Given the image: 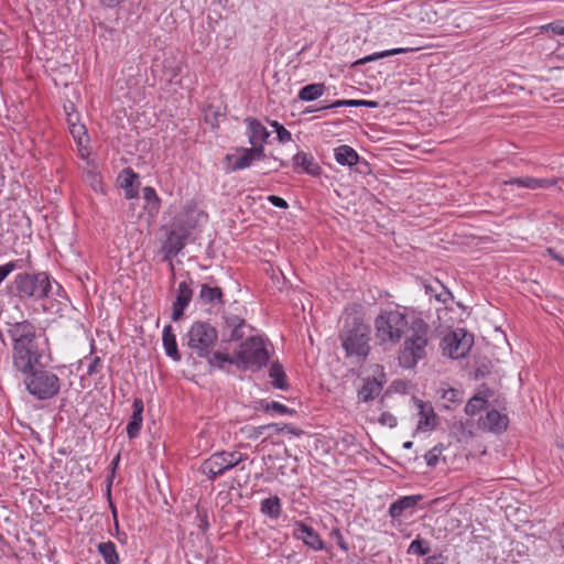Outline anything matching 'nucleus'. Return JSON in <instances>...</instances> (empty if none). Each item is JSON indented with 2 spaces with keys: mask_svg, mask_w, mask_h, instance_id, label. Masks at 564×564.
I'll return each instance as SVG.
<instances>
[{
  "mask_svg": "<svg viewBox=\"0 0 564 564\" xmlns=\"http://www.w3.org/2000/svg\"><path fill=\"white\" fill-rule=\"evenodd\" d=\"M7 326L12 343V366L23 379L26 391L40 401L56 397L61 390V379L41 365L48 346L45 333L28 319L7 323Z\"/></svg>",
  "mask_w": 564,
  "mask_h": 564,
  "instance_id": "f257e3e1",
  "label": "nucleus"
},
{
  "mask_svg": "<svg viewBox=\"0 0 564 564\" xmlns=\"http://www.w3.org/2000/svg\"><path fill=\"white\" fill-rule=\"evenodd\" d=\"M433 330L422 317H413L398 350V362L403 369H414L429 355Z\"/></svg>",
  "mask_w": 564,
  "mask_h": 564,
  "instance_id": "f03ea898",
  "label": "nucleus"
},
{
  "mask_svg": "<svg viewBox=\"0 0 564 564\" xmlns=\"http://www.w3.org/2000/svg\"><path fill=\"white\" fill-rule=\"evenodd\" d=\"M53 280L47 272H21L7 286L8 293L20 300L41 301L50 296Z\"/></svg>",
  "mask_w": 564,
  "mask_h": 564,
  "instance_id": "7ed1b4c3",
  "label": "nucleus"
},
{
  "mask_svg": "<svg viewBox=\"0 0 564 564\" xmlns=\"http://www.w3.org/2000/svg\"><path fill=\"white\" fill-rule=\"evenodd\" d=\"M347 357L365 359L370 351V326L359 315L348 316L339 334Z\"/></svg>",
  "mask_w": 564,
  "mask_h": 564,
  "instance_id": "20e7f679",
  "label": "nucleus"
},
{
  "mask_svg": "<svg viewBox=\"0 0 564 564\" xmlns=\"http://www.w3.org/2000/svg\"><path fill=\"white\" fill-rule=\"evenodd\" d=\"M410 322L404 311L381 310L373 321L376 338L380 344L398 345L410 328Z\"/></svg>",
  "mask_w": 564,
  "mask_h": 564,
  "instance_id": "39448f33",
  "label": "nucleus"
},
{
  "mask_svg": "<svg viewBox=\"0 0 564 564\" xmlns=\"http://www.w3.org/2000/svg\"><path fill=\"white\" fill-rule=\"evenodd\" d=\"M270 360L264 341L260 336H250L241 343L236 352V367L239 370L258 371L265 367Z\"/></svg>",
  "mask_w": 564,
  "mask_h": 564,
  "instance_id": "423d86ee",
  "label": "nucleus"
},
{
  "mask_svg": "<svg viewBox=\"0 0 564 564\" xmlns=\"http://www.w3.org/2000/svg\"><path fill=\"white\" fill-rule=\"evenodd\" d=\"M186 338V345L193 354L198 358H207L218 340V332L209 323L197 321L189 327Z\"/></svg>",
  "mask_w": 564,
  "mask_h": 564,
  "instance_id": "0eeeda50",
  "label": "nucleus"
},
{
  "mask_svg": "<svg viewBox=\"0 0 564 564\" xmlns=\"http://www.w3.org/2000/svg\"><path fill=\"white\" fill-rule=\"evenodd\" d=\"M245 459L246 456L240 452H217L203 462L200 471L206 475L208 479L214 480Z\"/></svg>",
  "mask_w": 564,
  "mask_h": 564,
  "instance_id": "6e6552de",
  "label": "nucleus"
},
{
  "mask_svg": "<svg viewBox=\"0 0 564 564\" xmlns=\"http://www.w3.org/2000/svg\"><path fill=\"white\" fill-rule=\"evenodd\" d=\"M474 344V337L464 328H457L443 338V354L453 359L464 358Z\"/></svg>",
  "mask_w": 564,
  "mask_h": 564,
  "instance_id": "1a4fd4ad",
  "label": "nucleus"
},
{
  "mask_svg": "<svg viewBox=\"0 0 564 564\" xmlns=\"http://www.w3.org/2000/svg\"><path fill=\"white\" fill-rule=\"evenodd\" d=\"M191 236V228L184 221H175L171 226L166 240L163 243L162 250L165 260H172L185 247L186 240Z\"/></svg>",
  "mask_w": 564,
  "mask_h": 564,
  "instance_id": "9d476101",
  "label": "nucleus"
},
{
  "mask_svg": "<svg viewBox=\"0 0 564 564\" xmlns=\"http://www.w3.org/2000/svg\"><path fill=\"white\" fill-rule=\"evenodd\" d=\"M335 160L340 165H358L357 171L359 173H367L369 171V164L366 160H360L358 153L349 145H339L335 149Z\"/></svg>",
  "mask_w": 564,
  "mask_h": 564,
  "instance_id": "9b49d317",
  "label": "nucleus"
},
{
  "mask_svg": "<svg viewBox=\"0 0 564 564\" xmlns=\"http://www.w3.org/2000/svg\"><path fill=\"white\" fill-rule=\"evenodd\" d=\"M423 496L422 495H411V496H403L393 501L388 510V514L392 519H400L403 516H411L419 505L420 501H422Z\"/></svg>",
  "mask_w": 564,
  "mask_h": 564,
  "instance_id": "f8f14e48",
  "label": "nucleus"
},
{
  "mask_svg": "<svg viewBox=\"0 0 564 564\" xmlns=\"http://www.w3.org/2000/svg\"><path fill=\"white\" fill-rule=\"evenodd\" d=\"M225 324L227 326H234V329L226 333V330L221 334L223 343H231L241 340L246 335V329L251 327L247 324L246 319L234 314H225L224 315Z\"/></svg>",
  "mask_w": 564,
  "mask_h": 564,
  "instance_id": "ddd939ff",
  "label": "nucleus"
},
{
  "mask_svg": "<svg viewBox=\"0 0 564 564\" xmlns=\"http://www.w3.org/2000/svg\"><path fill=\"white\" fill-rule=\"evenodd\" d=\"M193 297L191 284L183 281L178 284L176 299L173 302L172 321L177 322L184 315V310L188 306Z\"/></svg>",
  "mask_w": 564,
  "mask_h": 564,
  "instance_id": "4468645a",
  "label": "nucleus"
},
{
  "mask_svg": "<svg viewBox=\"0 0 564 564\" xmlns=\"http://www.w3.org/2000/svg\"><path fill=\"white\" fill-rule=\"evenodd\" d=\"M296 531L294 535L297 539H301L305 545L311 547L314 551H321L325 549L324 542L322 541L319 534L310 525L303 523L302 521L296 522Z\"/></svg>",
  "mask_w": 564,
  "mask_h": 564,
  "instance_id": "2eb2a0df",
  "label": "nucleus"
},
{
  "mask_svg": "<svg viewBox=\"0 0 564 564\" xmlns=\"http://www.w3.org/2000/svg\"><path fill=\"white\" fill-rule=\"evenodd\" d=\"M414 402L419 409L420 420L417 423V430H433L437 424V414L430 402H424L419 399H414Z\"/></svg>",
  "mask_w": 564,
  "mask_h": 564,
  "instance_id": "dca6fc26",
  "label": "nucleus"
},
{
  "mask_svg": "<svg viewBox=\"0 0 564 564\" xmlns=\"http://www.w3.org/2000/svg\"><path fill=\"white\" fill-rule=\"evenodd\" d=\"M144 404L142 399L135 398L132 403V414L127 425V435L130 440L135 438L141 431L143 422Z\"/></svg>",
  "mask_w": 564,
  "mask_h": 564,
  "instance_id": "f3484780",
  "label": "nucleus"
},
{
  "mask_svg": "<svg viewBox=\"0 0 564 564\" xmlns=\"http://www.w3.org/2000/svg\"><path fill=\"white\" fill-rule=\"evenodd\" d=\"M247 126V134L251 145L265 143L270 137L268 129L256 118L248 117L245 119Z\"/></svg>",
  "mask_w": 564,
  "mask_h": 564,
  "instance_id": "a211bd4d",
  "label": "nucleus"
},
{
  "mask_svg": "<svg viewBox=\"0 0 564 564\" xmlns=\"http://www.w3.org/2000/svg\"><path fill=\"white\" fill-rule=\"evenodd\" d=\"M293 167L295 171L302 169V171L311 176H319L322 174V167L314 160L313 155L306 152H297L293 156Z\"/></svg>",
  "mask_w": 564,
  "mask_h": 564,
  "instance_id": "6ab92c4d",
  "label": "nucleus"
},
{
  "mask_svg": "<svg viewBox=\"0 0 564 564\" xmlns=\"http://www.w3.org/2000/svg\"><path fill=\"white\" fill-rule=\"evenodd\" d=\"M556 181L553 178H536L532 176L512 177L503 181V185H517L518 187H524L529 189L547 188L555 185Z\"/></svg>",
  "mask_w": 564,
  "mask_h": 564,
  "instance_id": "aec40b11",
  "label": "nucleus"
},
{
  "mask_svg": "<svg viewBox=\"0 0 564 564\" xmlns=\"http://www.w3.org/2000/svg\"><path fill=\"white\" fill-rule=\"evenodd\" d=\"M484 429L488 431L500 433L508 427V416L506 414H501L497 410H490L487 412L485 419L482 420Z\"/></svg>",
  "mask_w": 564,
  "mask_h": 564,
  "instance_id": "412c9836",
  "label": "nucleus"
},
{
  "mask_svg": "<svg viewBox=\"0 0 564 564\" xmlns=\"http://www.w3.org/2000/svg\"><path fill=\"white\" fill-rule=\"evenodd\" d=\"M424 290L426 295L434 297L438 303L447 304L453 300L452 292L438 280H434L432 283H425Z\"/></svg>",
  "mask_w": 564,
  "mask_h": 564,
  "instance_id": "4be33fe9",
  "label": "nucleus"
},
{
  "mask_svg": "<svg viewBox=\"0 0 564 564\" xmlns=\"http://www.w3.org/2000/svg\"><path fill=\"white\" fill-rule=\"evenodd\" d=\"M382 383L376 378H367L362 387L358 390V399L362 402H369L380 394Z\"/></svg>",
  "mask_w": 564,
  "mask_h": 564,
  "instance_id": "5701e85b",
  "label": "nucleus"
},
{
  "mask_svg": "<svg viewBox=\"0 0 564 564\" xmlns=\"http://www.w3.org/2000/svg\"><path fill=\"white\" fill-rule=\"evenodd\" d=\"M163 347L165 349V354L171 357L174 361L181 360V354L177 348L176 337L173 334V329L171 325H166L163 329Z\"/></svg>",
  "mask_w": 564,
  "mask_h": 564,
  "instance_id": "b1692460",
  "label": "nucleus"
},
{
  "mask_svg": "<svg viewBox=\"0 0 564 564\" xmlns=\"http://www.w3.org/2000/svg\"><path fill=\"white\" fill-rule=\"evenodd\" d=\"M199 300L204 304H223L224 293L219 286H212L208 283L200 285Z\"/></svg>",
  "mask_w": 564,
  "mask_h": 564,
  "instance_id": "393cba45",
  "label": "nucleus"
},
{
  "mask_svg": "<svg viewBox=\"0 0 564 564\" xmlns=\"http://www.w3.org/2000/svg\"><path fill=\"white\" fill-rule=\"evenodd\" d=\"M326 90L324 83L310 84L302 87L299 91V99L302 101H314L322 97Z\"/></svg>",
  "mask_w": 564,
  "mask_h": 564,
  "instance_id": "a878e982",
  "label": "nucleus"
},
{
  "mask_svg": "<svg viewBox=\"0 0 564 564\" xmlns=\"http://www.w3.org/2000/svg\"><path fill=\"white\" fill-rule=\"evenodd\" d=\"M241 154L240 155H234V154H227L226 160L227 161H234L232 165L229 167V171H240L243 169H247L251 165L253 162L252 156L250 155L247 148H241L238 150Z\"/></svg>",
  "mask_w": 564,
  "mask_h": 564,
  "instance_id": "bb28decb",
  "label": "nucleus"
},
{
  "mask_svg": "<svg viewBox=\"0 0 564 564\" xmlns=\"http://www.w3.org/2000/svg\"><path fill=\"white\" fill-rule=\"evenodd\" d=\"M261 512L271 519L280 518L282 513L281 500L278 496L265 498L261 501Z\"/></svg>",
  "mask_w": 564,
  "mask_h": 564,
  "instance_id": "cd10ccee",
  "label": "nucleus"
},
{
  "mask_svg": "<svg viewBox=\"0 0 564 564\" xmlns=\"http://www.w3.org/2000/svg\"><path fill=\"white\" fill-rule=\"evenodd\" d=\"M143 198L147 203L145 209L151 216H155L161 208V198L158 196L156 191L151 186H145L142 189Z\"/></svg>",
  "mask_w": 564,
  "mask_h": 564,
  "instance_id": "c85d7f7f",
  "label": "nucleus"
},
{
  "mask_svg": "<svg viewBox=\"0 0 564 564\" xmlns=\"http://www.w3.org/2000/svg\"><path fill=\"white\" fill-rule=\"evenodd\" d=\"M99 554L102 556L105 564H119L120 557L116 550V545L111 541L101 542L97 545Z\"/></svg>",
  "mask_w": 564,
  "mask_h": 564,
  "instance_id": "c756f323",
  "label": "nucleus"
},
{
  "mask_svg": "<svg viewBox=\"0 0 564 564\" xmlns=\"http://www.w3.org/2000/svg\"><path fill=\"white\" fill-rule=\"evenodd\" d=\"M269 375L272 378V384L274 388L281 390L289 389L286 375L284 372L283 366L279 361L272 362Z\"/></svg>",
  "mask_w": 564,
  "mask_h": 564,
  "instance_id": "7c9ffc66",
  "label": "nucleus"
},
{
  "mask_svg": "<svg viewBox=\"0 0 564 564\" xmlns=\"http://www.w3.org/2000/svg\"><path fill=\"white\" fill-rule=\"evenodd\" d=\"M412 51H414V48L399 47V48H392V50H387V51H382V52H376L373 54H370L362 58H359L358 61L355 62V65H364L366 63L378 61L380 58H384V57H389V56H393V55H398V54H404V53L412 52Z\"/></svg>",
  "mask_w": 564,
  "mask_h": 564,
  "instance_id": "2f4dec72",
  "label": "nucleus"
},
{
  "mask_svg": "<svg viewBox=\"0 0 564 564\" xmlns=\"http://www.w3.org/2000/svg\"><path fill=\"white\" fill-rule=\"evenodd\" d=\"M206 359H208V365L210 367H217L219 369H224L225 364L236 366V355L230 356L228 352L224 351H213Z\"/></svg>",
  "mask_w": 564,
  "mask_h": 564,
  "instance_id": "473e14b6",
  "label": "nucleus"
},
{
  "mask_svg": "<svg viewBox=\"0 0 564 564\" xmlns=\"http://www.w3.org/2000/svg\"><path fill=\"white\" fill-rule=\"evenodd\" d=\"M487 403V399L479 394L474 395L468 400L465 405V413L469 416H474L484 409Z\"/></svg>",
  "mask_w": 564,
  "mask_h": 564,
  "instance_id": "72a5a7b5",
  "label": "nucleus"
},
{
  "mask_svg": "<svg viewBox=\"0 0 564 564\" xmlns=\"http://www.w3.org/2000/svg\"><path fill=\"white\" fill-rule=\"evenodd\" d=\"M139 174H137L131 167H126L118 176V182L121 188H128L137 185Z\"/></svg>",
  "mask_w": 564,
  "mask_h": 564,
  "instance_id": "f704fd0d",
  "label": "nucleus"
},
{
  "mask_svg": "<svg viewBox=\"0 0 564 564\" xmlns=\"http://www.w3.org/2000/svg\"><path fill=\"white\" fill-rule=\"evenodd\" d=\"M442 399L447 402L444 406L451 409L452 405H457L463 401V391L454 388L443 390Z\"/></svg>",
  "mask_w": 564,
  "mask_h": 564,
  "instance_id": "c9c22d12",
  "label": "nucleus"
},
{
  "mask_svg": "<svg viewBox=\"0 0 564 564\" xmlns=\"http://www.w3.org/2000/svg\"><path fill=\"white\" fill-rule=\"evenodd\" d=\"M408 553L426 555L430 553L429 543L425 540L417 538L411 542Z\"/></svg>",
  "mask_w": 564,
  "mask_h": 564,
  "instance_id": "e433bc0d",
  "label": "nucleus"
},
{
  "mask_svg": "<svg viewBox=\"0 0 564 564\" xmlns=\"http://www.w3.org/2000/svg\"><path fill=\"white\" fill-rule=\"evenodd\" d=\"M443 449H444L443 444H438V445H435L432 449H430L424 455V458H425V462H426L427 466L434 467V466L437 465L438 459H440V455L442 454Z\"/></svg>",
  "mask_w": 564,
  "mask_h": 564,
  "instance_id": "4c0bfd02",
  "label": "nucleus"
},
{
  "mask_svg": "<svg viewBox=\"0 0 564 564\" xmlns=\"http://www.w3.org/2000/svg\"><path fill=\"white\" fill-rule=\"evenodd\" d=\"M360 99H343V100H336L333 104L329 105H323L317 110H325V109H333V108H339V107H359Z\"/></svg>",
  "mask_w": 564,
  "mask_h": 564,
  "instance_id": "58836bf2",
  "label": "nucleus"
},
{
  "mask_svg": "<svg viewBox=\"0 0 564 564\" xmlns=\"http://www.w3.org/2000/svg\"><path fill=\"white\" fill-rule=\"evenodd\" d=\"M330 536L336 540V543L340 550H343L344 552H348L349 545L345 541L339 528H334L330 531Z\"/></svg>",
  "mask_w": 564,
  "mask_h": 564,
  "instance_id": "ea45409f",
  "label": "nucleus"
},
{
  "mask_svg": "<svg viewBox=\"0 0 564 564\" xmlns=\"http://www.w3.org/2000/svg\"><path fill=\"white\" fill-rule=\"evenodd\" d=\"M541 29L542 31L545 32L551 31L553 34L556 35H564V25L562 24V21L551 22L549 24L541 26Z\"/></svg>",
  "mask_w": 564,
  "mask_h": 564,
  "instance_id": "a19ab883",
  "label": "nucleus"
},
{
  "mask_svg": "<svg viewBox=\"0 0 564 564\" xmlns=\"http://www.w3.org/2000/svg\"><path fill=\"white\" fill-rule=\"evenodd\" d=\"M270 408H271V411L276 413V414H294L295 413V410L293 409H290L288 406H285L284 404L278 402V401H271L270 402Z\"/></svg>",
  "mask_w": 564,
  "mask_h": 564,
  "instance_id": "79ce46f5",
  "label": "nucleus"
},
{
  "mask_svg": "<svg viewBox=\"0 0 564 564\" xmlns=\"http://www.w3.org/2000/svg\"><path fill=\"white\" fill-rule=\"evenodd\" d=\"M264 143H259V144H254V145H251V148H247L250 155L252 156V160H262L265 158V153H264Z\"/></svg>",
  "mask_w": 564,
  "mask_h": 564,
  "instance_id": "37998d69",
  "label": "nucleus"
},
{
  "mask_svg": "<svg viewBox=\"0 0 564 564\" xmlns=\"http://www.w3.org/2000/svg\"><path fill=\"white\" fill-rule=\"evenodd\" d=\"M111 509H112V516H113V519H115V530H116V538L117 540L122 543V544H126L127 543V534L122 531H120L119 529V522H118V519H117V510L113 506H111Z\"/></svg>",
  "mask_w": 564,
  "mask_h": 564,
  "instance_id": "c03bdc74",
  "label": "nucleus"
},
{
  "mask_svg": "<svg viewBox=\"0 0 564 564\" xmlns=\"http://www.w3.org/2000/svg\"><path fill=\"white\" fill-rule=\"evenodd\" d=\"M378 421L381 425H386L389 427H394L397 426L398 423L397 417L390 412H383Z\"/></svg>",
  "mask_w": 564,
  "mask_h": 564,
  "instance_id": "a18cd8bd",
  "label": "nucleus"
},
{
  "mask_svg": "<svg viewBox=\"0 0 564 564\" xmlns=\"http://www.w3.org/2000/svg\"><path fill=\"white\" fill-rule=\"evenodd\" d=\"M17 269V263L10 261L3 265H0V284L7 279V276Z\"/></svg>",
  "mask_w": 564,
  "mask_h": 564,
  "instance_id": "49530a36",
  "label": "nucleus"
},
{
  "mask_svg": "<svg viewBox=\"0 0 564 564\" xmlns=\"http://www.w3.org/2000/svg\"><path fill=\"white\" fill-rule=\"evenodd\" d=\"M101 367V359L98 356H95L87 368V375L93 376L97 372H99V369Z\"/></svg>",
  "mask_w": 564,
  "mask_h": 564,
  "instance_id": "de8ad7c7",
  "label": "nucleus"
},
{
  "mask_svg": "<svg viewBox=\"0 0 564 564\" xmlns=\"http://www.w3.org/2000/svg\"><path fill=\"white\" fill-rule=\"evenodd\" d=\"M268 200L274 206V207H278V208H282V209H286L289 207V204L288 202L280 197V196H276V195H270L268 197Z\"/></svg>",
  "mask_w": 564,
  "mask_h": 564,
  "instance_id": "09e8293b",
  "label": "nucleus"
},
{
  "mask_svg": "<svg viewBox=\"0 0 564 564\" xmlns=\"http://www.w3.org/2000/svg\"><path fill=\"white\" fill-rule=\"evenodd\" d=\"M276 138H278L279 142L286 143V142L291 141L292 134L286 128H284V126H282L276 131Z\"/></svg>",
  "mask_w": 564,
  "mask_h": 564,
  "instance_id": "8fccbe9b",
  "label": "nucleus"
},
{
  "mask_svg": "<svg viewBox=\"0 0 564 564\" xmlns=\"http://www.w3.org/2000/svg\"><path fill=\"white\" fill-rule=\"evenodd\" d=\"M556 541L561 549V554L564 555V523L555 529Z\"/></svg>",
  "mask_w": 564,
  "mask_h": 564,
  "instance_id": "3c124183",
  "label": "nucleus"
},
{
  "mask_svg": "<svg viewBox=\"0 0 564 564\" xmlns=\"http://www.w3.org/2000/svg\"><path fill=\"white\" fill-rule=\"evenodd\" d=\"M284 432L293 434L295 436H301L302 434H304L303 430L295 427L291 424L283 423V424H281V433H284Z\"/></svg>",
  "mask_w": 564,
  "mask_h": 564,
  "instance_id": "603ef678",
  "label": "nucleus"
},
{
  "mask_svg": "<svg viewBox=\"0 0 564 564\" xmlns=\"http://www.w3.org/2000/svg\"><path fill=\"white\" fill-rule=\"evenodd\" d=\"M127 199L137 198L139 196V183L135 186L123 188Z\"/></svg>",
  "mask_w": 564,
  "mask_h": 564,
  "instance_id": "864d4df0",
  "label": "nucleus"
},
{
  "mask_svg": "<svg viewBox=\"0 0 564 564\" xmlns=\"http://www.w3.org/2000/svg\"><path fill=\"white\" fill-rule=\"evenodd\" d=\"M268 427L264 425L254 426L251 429V433L249 434L250 438H259L261 435L264 434V431H267Z\"/></svg>",
  "mask_w": 564,
  "mask_h": 564,
  "instance_id": "5fc2aeb1",
  "label": "nucleus"
},
{
  "mask_svg": "<svg viewBox=\"0 0 564 564\" xmlns=\"http://www.w3.org/2000/svg\"><path fill=\"white\" fill-rule=\"evenodd\" d=\"M444 556L442 554L430 555L425 558V564H444Z\"/></svg>",
  "mask_w": 564,
  "mask_h": 564,
  "instance_id": "6e6d98bb",
  "label": "nucleus"
},
{
  "mask_svg": "<svg viewBox=\"0 0 564 564\" xmlns=\"http://www.w3.org/2000/svg\"><path fill=\"white\" fill-rule=\"evenodd\" d=\"M270 402L271 401L260 400V401H258L256 403L254 409L256 410H260V411H264V412H271Z\"/></svg>",
  "mask_w": 564,
  "mask_h": 564,
  "instance_id": "4d7b16f0",
  "label": "nucleus"
},
{
  "mask_svg": "<svg viewBox=\"0 0 564 564\" xmlns=\"http://www.w3.org/2000/svg\"><path fill=\"white\" fill-rule=\"evenodd\" d=\"M359 107L378 108L379 107V102L375 101V100L360 99Z\"/></svg>",
  "mask_w": 564,
  "mask_h": 564,
  "instance_id": "13d9d810",
  "label": "nucleus"
},
{
  "mask_svg": "<svg viewBox=\"0 0 564 564\" xmlns=\"http://www.w3.org/2000/svg\"><path fill=\"white\" fill-rule=\"evenodd\" d=\"M265 427H268L267 431H272L276 434L281 433V424L280 423L265 424Z\"/></svg>",
  "mask_w": 564,
  "mask_h": 564,
  "instance_id": "bf43d9fd",
  "label": "nucleus"
},
{
  "mask_svg": "<svg viewBox=\"0 0 564 564\" xmlns=\"http://www.w3.org/2000/svg\"><path fill=\"white\" fill-rule=\"evenodd\" d=\"M102 3L107 7H115L123 2L124 0H101Z\"/></svg>",
  "mask_w": 564,
  "mask_h": 564,
  "instance_id": "052dcab7",
  "label": "nucleus"
},
{
  "mask_svg": "<svg viewBox=\"0 0 564 564\" xmlns=\"http://www.w3.org/2000/svg\"><path fill=\"white\" fill-rule=\"evenodd\" d=\"M270 126L272 128H274L275 132L280 129V127H282V124L280 122H278L276 120L270 121Z\"/></svg>",
  "mask_w": 564,
  "mask_h": 564,
  "instance_id": "680f3d73",
  "label": "nucleus"
},
{
  "mask_svg": "<svg viewBox=\"0 0 564 564\" xmlns=\"http://www.w3.org/2000/svg\"><path fill=\"white\" fill-rule=\"evenodd\" d=\"M554 260L558 261L561 264L564 265V257H562L560 253L554 254Z\"/></svg>",
  "mask_w": 564,
  "mask_h": 564,
  "instance_id": "e2e57ef3",
  "label": "nucleus"
},
{
  "mask_svg": "<svg viewBox=\"0 0 564 564\" xmlns=\"http://www.w3.org/2000/svg\"><path fill=\"white\" fill-rule=\"evenodd\" d=\"M120 460V455L118 454L111 462V465L113 468H116L118 466V463Z\"/></svg>",
  "mask_w": 564,
  "mask_h": 564,
  "instance_id": "0e129e2a",
  "label": "nucleus"
},
{
  "mask_svg": "<svg viewBox=\"0 0 564 564\" xmlns=\"http://www.w3.org/2000/svg\"><path fill=\"white\" fill-rule=\"evenodd\" d=\"M412 446H413V442H411V441H408V442H404V443H403V447H404L405 449H411V448H412Z\"/></svg>",
  "mask_w": 564,
  "mask_h": 564,
  "instance_id": "69168bd1",
  "label": "nucleus"
},
{
  "mask_svg": "<svg viewBox=\"0 0 564 564\" xmlns=\"http://www.w3.org/2000/svg\"><path fill=\"white\" fill-rule=\"evenodd\" d=\"M547 253L554 259V254H557V252L553 248L546 249Z\"/></svg>",
  "mask_w": 564,
  "mask_h": 564,
  "instance_id": "338daca9",
  "label": "nucleus"
},
{
  "mask_svg": "<svg viewBox=\"0 0 564 564\" xmlns=\"http://www.w3.org/2000/svg\"><path fill=\"white\" fill-rule=\"evenodd\" d=\"M231 329H234V326H227V325L225 324V326H224V328H223V333L226 330V333H227V334H229V332H230Z\"/></svg>",
  "mask_w": 564,
  "mask_h": 564,
  "instance_id": "774afa93",
  "label": "nucleus"
}]
</instances>
